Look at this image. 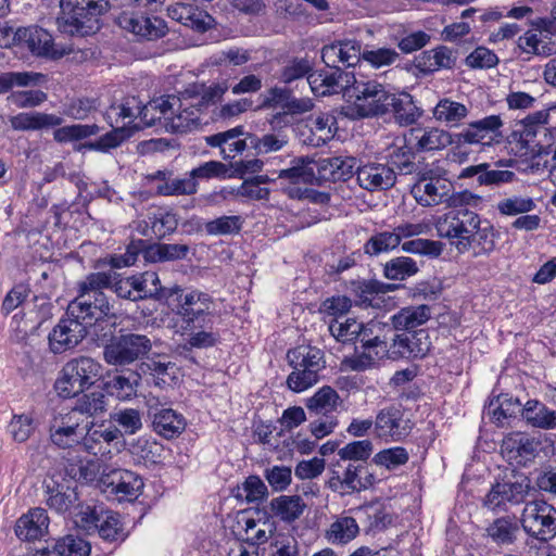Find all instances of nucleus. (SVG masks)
Listing matches in <instances>:
<instances>
[{
    "label": "nucleus",
    "mask_w": 556,
    "mask_h": 556,
    "mask_svg": "<svg viewBox=\"0 0 556 556\" xmlns=\"http://www.w3.org/2000/svg\"><path fill=\"white\" fill-rule=\"evenodd\" d=\"M521 403L518 399L502 394L496 400H491L486 406V414L497 422L503 424L504 420L514 417L517 412H521Z\"/></svg>",
    "instance_id": "nucleus-47"
},
{
    "label": "nucleus",
    "mask_w": 556,
    "mask_h": 556,
    "mask_svg": "<svg viewBox=\"0 0 556 556\" xmlns=\"http://www.w3.org/2000/svg\"><path fill=\"white\" fill-rule=\"evenodd\" d=\"M287 357L292 369H312L319 375L325 368L324 353L315 346L299 345L290 350Z\"/></svg>",
    "instance_id": "nucleus-33"
},
{
    "label": "nucleus",
    "mask_w": 556,
    "mask_h": 556,
    "mask_svg": "<svg viewBox=\"0 0 556 556\" xmlns=\"http://www.w3.org/2000/svg\"><path fill=\"white\" fill-rule=\"evenodd\" d=\"M83 438L79 440V450L94 456H105L111 453L110 445L121 437L117 428L96 427L94 422H86L83 430Z\"/></svg>",
    "instance_id": "nucleus-21"
},
{
    "label": "nucleus",
    "mask_w": 556,
    "mask_h": 556,
    "mask_svg": "<svg viewBox=\"0 0 556 556\" xmlns=\"http://www.w3.org/2000/svg\"><path fill=\"white\" fill-rule=\"evenodd\" d=\"M154 430L166 439L179 435L186 428V420L182 415L174 409L163 408L153 416Z\"/></svg>",
    "instance_id": "nucleus-40"
},
{
    "label": "nucleus",
    "mask_w": 556,
    "mask_h": 556,
    "mask_svg": "<svg viewBox=\"0 0 556 556\" xmlns=\"http://www.w3.org/2000/svg\"><path fill=\"white\" fill-rule=\"evenodd\" d=\"M178 226L176 215L159 210L148 216L143 225L139 224L137 229L144 237L164 238L174 232Z\"/></svg>",
    "instance_id": "nucleus-35"
},
{
    "label": "nucleus",
    "mask_w": 556,
    "mask_h": 556,
    "mask_svg": "<svg viewBox=\"0 0 556 556\" xmlns=\"http://www.w3.org/2000/svg\"><path fill=\"white\" fill-rule=\"evenodd\" d=\"M130 452L138 463L151 466L162 462L164 447L155 440L140 437L131 444Z\"/></svg>",
    "instance_id": "nucleus-46"
},
{
    "label": "nucleus",
    "mask_w": 556,
    "mask_h": 556,
    "mask_svg": "<svg viewBox=\"0 0 556 556\" xmlns=\"http://www.w3.org/2000/svg\"><path fill=\"white\" fill-rule=\"evenodd\" d=\"M306 83L315 96L343 92L345 97L350 84L355 83V72H344L340 68L315 72L308 74Z\"/></svg>",
    "instance_id": "nucleus-19"
},
{
    "label": "nucleus",
    "mask_w": 556,
    "mask_h": 556,
    "mask_svg": "<svg viewBox=\"0 0 556 556\" xmlns=\"http://www.w3.org/2000/svg\"><path fill=\"white\" fill-rule=\"evenodd\" d=\"M49 517L43 508L30 509L15 523V534L23 541L41 540L48 532Z\"/></svg>",
    "instance_id": "nucleus-25"
},
{
    "label": "nucleus",
    "mask_w": 556,
    "mask_h": 556,
    "mask_svg": "<svg viewBox=\"0 0 556 556\" xmlns=\"http://www.w3.org/2000/svg\"><path fill=\"white\" fill-rule=\"evenodd\" d=\"M503 448L515 453L519 463L526 464L536 457L541 448V441L525 433H511L503 441Z\"/></svg>",
    "instance_id": "nucleus-34"
},
{
    "label": "nucleus",
    "mask_w": 556,
    "mask_h": 556,
    "mask_svg": "<svg viewBox=\"0 0 556 556\" xmlns=\"http://www.w3.org/2000/svg\"><path fill=\"white\" fill-rule=\"evenodd\" d=\"M139 381L140 376L137 372H129L128 376L118 375L108 382V389L118 400L127 401L136 395Z\"/></svg>",
    "instance_id": "nucleus-52"
},
{
    "label": "nucleus",
    "mask_w": 556,
    "mask_h": 556,
    "mask_svg": "<svg viewBox=\"0 0 556 556\" xmlns=\"http://www.w3.org/2000/svg\"><path fill=\"white\" fill-rule=\"evenodd\" d=\"M328 329L338 342L352 343L358 339L359 332H362V323L355 318H331Z\"/></svg>",
    "instance_id": "nucleus-49"
},
{
    "label": "nucleus",
    "mask_w": 556,
    "mask_h": 556,
    "mask_svg": "<svg viewBox=\"0 0 556 556\" xmlns=\"http://www.w3.org/2000/svg\"><path fill=\"white\" fill-rule=\"evenodd\" d=\"M62 117L42 112H23L11 118V125L16 130H40L56 127L62 124Z\"/></svg>",
    "instance_id": "nucleus-38"
},
{
    "label": "nucleus",
    "mask_w": 556,
    "mask_h": 556,
    "mask_svg": "<svg viewBox=\"0 0 556 556\" xmlns=\"http://www.w3.org/2000/svg\"><path fill=\"white\" fill-rule=\"evenodd\" d=\"M140 100L137 97H125L121 103L112 104L105 111V119L110 125L127 127L134 134L135 125L140 114Z\"/></svg>",
    "instance_id": "nucleus-27"
},
{
    "label": "nucleus",
    "mask_w": 556,
    "mask_h": 556,
    "mask_svg": "<svg viewBox=\"0 0 556 556\" xmlns=\"http://www.w3.org/2000/svg\"><path fill=\"white\" fill-rule=\"evenodd\" d=\"M417 263L407 256L391 258L384 264L383 275L390 280H405L418 273Z\"/></svg>",
    "instance_id": "nucleus-50"
},
{
    "label": "nucleus",
    "mask_w": 556,
    "mask_h": 556,
    "mask_svg": "<svg viewBox=\"0 0 556 556\" xmlns=\"http://www.w3.org/2000/svg\"><path fill=\"white\" fill-rule=\"evenodd\" d=\"M309 166V159H298L292 162V166L282 169L279 178L288 179L291 184H313L314 173Z\"/></svg>",
    "instance_id": "nucleus-60"
},
{
    "label": "nucleus",
    "mask_w": 556,
    "mask_h": 556,
    "mask_svg": "<svg viewBox=\"0 0 556 556\" xmlns=\"http://www.w3.org/2000/svg\"><path fill=\"white\" fill-rule=\"evenodd\" d=\"M345 98L349 114L359 118L386 114L394 104L393 92L376 80L364 79L361 73H355V83L350 84Z\"/></svg>",
    "instance_id": "nucleus-5"
},
{
    "label": "nucleus",
    "mask_w": 556,
    "mask_h": 556,
    "mask_svg": "<svg viewBox=\"0 0 556 556\" xmlns=\"http://www.w3.org/2000/svg\"><path fill=\"white\" fill-rule=\"evenodd\" d=\"M17 46L27 48L33 55L52 60L61 59L72 51L70 47L55 43L51 34L38 26L18 28Z\"/></svg>",
    "instance_id": "nucleus-12"
},
{
    "label": "nucleus",
    "mask_w": 556,
    "mask_h": 556,
    "mask_svg": "<svg viewBox=\"0 0 556 556\" xmlns=\"http://www.w3.org/2000/svg\"><path fill=\"white\" fill-rule=\"evenodd\" d=\"M275 529L273 521L247 518L244 520V531L247 533L245 541L253 544L254 547H257L269 540Z\"/></svg>",
    "instance_id": "nucleus-53"
},
{
    "label": "nucleus",
    "mask_w": 556,
    "mask_h": 556,
    "mask_svg": "<svg viewBox=\"0 0 556 556\" xmlns=\"http://www.w3.org/2000/svg\"><path fill=\"white\" fill-rule=\"evenodd\" d=\"M407 142L408 138L395 137L386 149V157L392 166L405 174L412 173L415 166Z\"/></svg>",
    "instance_id": "nucleus-41"
},
{
    "label": "nucleus",
    "mask_w": 556,
    "mask_h": 556,
    "mask_svg": "<svg viewBox=\"0 0 556 556\" xmlns=\"http://www.w3.org/2000/svg\"><path fill=\"white\" fill-rule=\"evenodd\" d=\"M166 298L173 313L168 326L175 334L187 337V343L193 349H208L219 341V333L214 330L216 312L211 294L175 286L167 291Z\"/></svg>",
    "instance_id": "nucleus-1"
},
{
    "label": "nucleus",
    "mask_w": 556,
    "mask_h": 556,
    "mask_svg": "<svg viewBox=\"0 0 556 556\" xmlns=\"http://www.w3.org/2000/svg\"><path fill=\"white\" fill-rule=\"evenodd\" d=\"M521 416L528 425L543 430L556 429V410L539 400H529L521 408Z\"/></svg>",
    "instance_id": "nucleus-32"
},
{
    "label": "nucleus",
    "mask_w": 556,
    "mask_h": 556,
    "mask_svg": "<svg viewBox=\"0 0 556 556\" xmlns=\"http://www.w3.org/2000/svg\"><path fill=\"white\" fill-rule=\"evenodd\" d=\"M87 326L80 318L68 316L60 319L49 333V348L52 353L61 354L74 349L87 334Z\"/></svg>",
    "instance_id": "nucleus-16"
},
{
    "label": "nucleus",
    "mask_w": 556,
    "mask_h": 556,
    "mask_svg": "<svg viewBox=\"0 0 556 556\" xmlns=\"http://www.w3.org/2000/svg\"><path fill=\"white\" fill-rule=\"evenodd\" d=\"M168 16L198 33L208 30L214 23V18L198 7L185 3H176L167 9Z\"/></svg>",
    "instance_id": "nucleus-24"
},
{
    "label": "nucleus",
    "mask_w": 556,
    "mask_h": 556,
    "mask_svg": "<svg viewBox=\"0 0 556 556\" xmlns=\"http://www.w3.org/2000/svg\"><path fill=\"white\" fill-rule=\"evenodd\" d=\"M101 364L88 356H79L66 362L54 382L56 394L71 399L92 386L101 376Z\"/></svg>",
    "instance_id": "nucleus-7"
},
{
    "label": "nucleus",
    "mask_w": 556,
    "mask_h": 556,
    "mask_svg": "<svg viewBox=\"0 0 556 556\" xmlns=\"http://www.w3.org/2000/svg\"><path fill=\"white\" fill-rule=\"evenodd\" d=\"M198 190V184L190 176L181 179H172L160 182L156 186V193L160 195H190Z\"/></svg>",
    "instance_id": "nucleus-62"
},
{
    "label": "nucleus",
    "mask_w": 556,
    "mask_h": 556,
    "mask_svg": "<svg viewBox=\"0 0 556 556\" xmlns=\"http://www.w3.org/2000/svg\"><path fill=\"white\" fill-rule=\"evenodd\" d=\"M243 134V127L237 126L226 131L208 136L205 138V141L211 147H218L223 157L229 160L245 150L247 142L244 139L240 138Z\"/></svg>",
    "instance_id": "nucleus-28"
},
{
    "label": "nucleus",
    "mask_w": 556,
    "mask_h": 556,
    "mask_svg": "<svg viewBox=\"0 0 556 556\" xmlns=\"http://www.w3.org/2000/svg\"><path fill=\"white\" fill-rule=\"evenodd\" d=\"M394 104L390 105L396 119L403 125L413 124L418 117L419 113L414 105L409 94L402 93L400 96L394 93Z\"/></svg>",
    "instance_id": "nucleus-61"
},
{
    "label": "nucleus",
    "mask_w": 556,
    "mask_h": 556,
    "mask_svg": "<svg viewBox=\"0 0 556 556\" xmlns=\"http://www.w3.org/2000/svg\"><path fill=\"white\" fill-rule=\"evenodd\" d=\"M440 238L447 239L459 253L473 252L482 255L495 248L496 233L488 220L469 210L450 211L434 223Z\"/></svg>",
    "instance_id": "nucleus-2"
},
{
    "label": "nucleus",
    "mask_w": 556,
    "mask_h": 556,
    "mask_svg": "<svg viewBox=\"0 0 556 556\" xmlns=\"http://www.w3.org/2000/svg\"><path fill=\"white\" fill-rule=\"evenodd\" d=\"M189 251L188 245L178 243H161L150 248L146 257L153 262H165L184 258Z\"/></svg>",
    "instance_id": "nucleus-57"
},
{
    "label": "nucleus",
    "mask_w": 556,
    "mask_h": 556,
    "mask_svg": "<svg viewBox=\"0 0 556 556\" xmlns=\"http://www.w3.org/2000/svg\"><path fill=\"white\" fill-rule=\"evenodd\" d=\"M469 109L448 98L441 99L433 109V117L447 127H458L468 116Z\"/></svg>",
    "instance_id": "nucleus-39"
},
{
    "label": "nucleus",
    "mask_w": 556,
    "mask_h": 556,
    "mask_svg": "<svg viewBox=\"0 0 556 556\" xmlns=\"http://www.w3.org/2000/svg\"><path fill=\"white\" fill-rule=\"evenodd\" d=\"M59 29L70 35L87 36L100 29V18L110 9L108 0H61Z\"/></svg>",
    "instance_id": "nucleus-6"
},
{
    "label": "nucleus",
    "mask_w": 556,
    "mask_h": 556,
    "mask_svg": "<svg viewBox=\"0 0 556 556\" xmlns=\"http://www.w3.org/2000/svg\"><path fill=\"white\" fill-rule=\"evenodd\" d=\"M504 122L500 115H489L469 123L457 135L458 142L491 146L501 137Z\"/></svg>",
    "instance_id": "nucleus-18"
},
{
    "label": "nucleus",
    "mask_w": 556,
    "mask_h": 556,
    "mask_svg": "<svg viewBox=\"0 0 556 556\" xmlns=\"http://www.w3.org/2000/svg\"><path fill=\"white\" fill-rule=\"evenodd\" d=\"M391 352L386 339H376V342L362 344V351L356 350L355 354L346 356L341 362L343 369L364 371L371 368L378 361Z\"/></svg>",
    "instance_id": "nucleus-23"
},
{
    "label": "nucleus",
    "mask_w": 556,
    "mask_h": 556,
    "mask_svg": "<svg viewBox=\"0 0 556 556\" xmlns=\"http://www.w3.org/2000/svg\"><path fill=\"white\" fill-rule=\"evenodd\" d=\"M339 401L340 396L334 389L323 387L308 399L306 406L317 414H327L337 408Z\"/></svg>",
    "instance_id": "nucleus-54"
},
{
    "label": "nucleus",
    "mask_w": 556,
    "mask_h": 556,
    "mask_svg": "<svg viewBox=\"0 0 556 556\" xmlns=\"http://www.w3.org/2000/svg\"><path fill=\"white\" fill-rule=\"evenodd\" d=\"M106 409L105 395L101 391L84 394L77 400L71 412H76L79 419L84 422H93L90 418L94 417Z\"/></svg>",
    "instance_id": "nucleus-45"
},
{
    "label": "nucleus",
    "mask_w": 556,
    "mask_h": 556,
    "mask_svg": "<svg viewBox=\"0 0 556 556\" xmlns=\"http://www.w3.org/2000/svg\"><path fill=\"white\" fill-rule=\"evenodd\" d=\"M100 483L104 493L115 495L118 501H134L143 489L142 479L126 469H113L103 473Z\"/></svg>",
    "instance_id": "nucleus-14"
},
{
    "label": "nucleus",
    "mask_w": 556,
    "mask_h": 556,
    "mask_svg": "<svg viewBox=\"0 0 556 556\" xmlns=\"http://www.w3.org/2000/svg\"><path fill=\"white\" fill-rule=\"evenodd\" d=\"M535 203L530 197L513 195L502 199L496 204V210L505 216H515L533 211Z\"/></svg>",
    "instance_id": "nucleus-59"
},
{
    "label": "nucleus",
    "mask_w": 556,
    "mask_h": 556,
    "mask_svg": "<svg viewBox=\"0 0 556 556\" xmlns=\"http://www.w3.org/2000/svg\"><path fill=\"white\" fill-rule=\"evenodd\" d=\"M55 551L60 556H89L91 546L81 538L66 535L56 542Z\"/></svg>",
    "instance_id": "nucleus-64"
},
{
    "label": "nucleus",
    "mask_w": 556,
    "mask_h": 556,
    "mask_svg": "<svg viewBox=\"0 0 556 556\" xmlns=\"http://www.w3.org/2000/svg\"><path fill=\"white\" fill-rule=\"evenodd\" d=\"M519 530L518 522L509 517L494 520L486 529L488 535L497 544H511Z\"/></svg>",
    "instance_id": "nucleus-51"
},
{
    "label": "nucleus",
    "mask_w": 556,
    "mask_h": 556,
    "mask_svg": "<svg viewBox=\"0 0 556 556\" xmlns=\"http://www.w3.org/2000/svg\"><path fill=\"white\" fill-rule=\"evenodd\" d=\"M110 287L121 299L130 301L146 299V293H141L140 283L139 280H137V276L121 278L117 280H115V277L112 276V283Z\"/></svg>",
    "instance_id": "nucleus-63"
},
{
    "label": "nucleus",
    "mask_w": 556,
    "mask_h": 556,
    "mask_svg": "<svg viewBox=\"0 0 556 556\" xmlns=\"http://www.w3.org/2000/svg\"><path fill=\"white\" fill-rule=\"evenodd\" d=\"M112 283L111 273H92L79 285V294L68 304V316L80 318L87 327L109 321L113 327L116 315L103 290Z\"/></svg>",
    "instance_id": "nucleus-3"
},
{
    "label": "nucleus",
    "mask_w": 556,
    "mask_h": 556,
    "mask_svg": "<svg viewBox=\"0 0 556 556\" xmlns=\"http://www.w3.org/2000/svg\"><path fill=\"white\" fill-rule=\"evenodd\" d=\"M355 174L359 187L371 192L388 190L396 182V174L388 164L368 162L357 166Z\"/></svg>",
    "instance_id": "nucleus-20"
},
{
    "label": "nucleus",
    "mask_w": 556,
    "mask_h": 556,
    "mask_svg": "<svg viewBox=\"0 0 556 556\" xmlns=\"http://www.w3.org/2000/svg\"><path fill=\"white\" fill-rule=\"evenodd\" d=\"M268 496V490L263 480L257 476H249L244 482L238 486L237 497L247 503H260Z\"/></svg>",
    "instance_id": "nucleus-56"
},
{
    "label": "nucleus",
    "mask_w": 556,
    "mask_h": 556,
    "mask_svg": "<svg viewBox=\"0 0 556 556\" xmlns=\"http://www.w3.org/2000/svg\"><path fill=\"white\" fill-rule=\"evenodd\" d=\"M414 200L422 207L438 206L442 204L455 205L457 202L477 205L482 201L480 195L469 191L454 197L452 182L444 177L439 167H426L416 174V180L410 188Z\"/></svg>",
    "instance_id": "nucleus-4"
},
{
    "label": "nucleus",
    "mask_w": 556,
    "mask_h": 556,
    "mask_svg": "<svg viewBox=\"0 0 556 556\" xmlns=\"http://www.w3.org/2000/svg\"><path fill=\"white\" fill-rule=\"evenodd\" d=\"M306 505L299 495H280L270 502L271 511L283 521H294L303 514Z\"/></svg>",
    "instance_id": "nucleus-43"
},
{
    "label": "nucleus",
    "mask_w": 556,
    "mask_h": 556,
    "mask_svg": "<svg viewBox=\"0 0 556 556\" xmlns=\"http://www.w3.org/2000/svg\"><path fill=\"white\" fill-rule=\"evenodd\" d=\"M365 470L363 464L349 463L342 471L332 470L329 484L336 491L348 493L351 491L361 490L364 484L361 479V473Z\"/></svg>",
    "instance_id": "nucleus-37"
},
{
    "label": "nucleus",
    "mask_w": 556,
    "mask_h": 556,
    "mask_svg": "<svg viewBox=\"0 0 556 556\" xmlns=\"http://www.w3.org/2000/svg\"><path fill=\"white\" fill-rule=\"evenodd\" d=\"M430 348V337L424 329L396 334L390 345L394 357L405 358H421L428 354Z\"/></svg>",
    "instance_id": "nucleus-22"
},
{
    "label": "nucleus",
    "mask_w": 556,
    "mask_h": 556,
    "mask_svg": "<svg viewBox=\"0 0 556 556\" xmlns=\"http://www.w3.org/2000/svg\"><path fill=\"white\" fill-rule=\"evenodd\" d=\"M151 348V340L147 336L128 333L111 340L103 355L108 364L124 366L143 357Z\"/></svg>",
    "instance_id": "nucleus-11"
},
{
    "label": "nucleus",
    "mask_w": 556,
    "mask_h": 556,
    "mask_svg": "<svg viewBox=\"0 0 556 556\" xmlns=\"http://www.w3.org/2000/svg\"><path fill=\"white\" fill-rule=\"evenodd\" d=\"M429 231L430 225L428 223L404 222L392 230L372 235L364 244V253L369 256L389 253L394 251L404 239L427 235Z\"/></svg>",
    "instance_id": "nucleus-8"
},
{
    "label": "nucleus",
    "mask_w": 556,
    "mask_h": 556,
    "mask_svg": "<svg viewBox=\"0 0 556 556\" xmlns=\"http://www.w3.org/2000/svg\"><path fill=\"white\" fill-rule=\"evenodd\" d=\"M431 317L428 305L406 306L397 311L390 318L395 330L417 331L416 328L425 325Z\"/></svg>",
    "instance_id": "nucleus-31"
},
{
    "label": "nucleus",
    "mask_w": 556,
    "mask_h": 556,
    "mask_svg": "<svg viewBox=\"0 0 556 556\" xmlns=\"http://www.w3.org/2000/svg\"><path fill=\"white\" fill-rule=\"evenodd\" d=\"M167 116V97L155 99L144 105L140 102V114L138 115L135 129L137 131L146 127H151L162 119L166 126Z\"/></svg>",
    "instance_id": "nucleus-42"
},
{
    "label": "nucleus",
    "mask_w": 556,
    "mask_h": 556,
    "mask_svg": "<svg viewBox=\"0 0 556 556\" xmlns=\"http://www.w3.org/2000/svg\"><path fill=\"white\" fill-rule=\"evenodd\" d=\"M549 29L543 27L541 18L532 23L531 27L518 39V47L526 53L536 55H551L555 49L549 42Z\"/></svg>",
    "instance_id": "nucleus-26"
},
{
    "label": "nucleus",
    "mask_w": 556,
    "mask_h": 556,
    "mask_svg": "<svg viewBox=\"0 0 556 556\" xmlns=\"http://www.w3.org/2000/svg\"><path fill=\"white\" fill-rule=\"evenodd\" d=\"M85 424L76 412L58 413L49 422L50 441L60 448L77 447Z\"/></svg>",
    "instance_id": "nucleus-13"
},
{
    "label": "nucleus",
    "mask_w": 556,
    "mask_h": 556,
    "mask_svg": "<svg viewBox=\"0 0 556 556\" xmlns=\"http://www.w3.org/2000/svg\"><path fill=\"white\" fill-rule=\"evenodd\" d=\"M416 61L417 67L422 73H433L440 70L452 68L456 63V55L451 48L439 46L424 51Z\"/></svg>",
    "instance_id": "nucleus-30"
},
{
    "label": "nucleus",
    "mask_w": 556,
    "mask_h": 556,
    "mask_svg": "<svg viewBox=\"0 0 556 556\" xmlns=\"http://www.w3.org/2000/svg\"><path fill=\"white\" fill-rule=\"evenodd\" d=\"M336 117L329 113H323L308 119V126L312 137L309 143L319 147L333 138L337 130Z\"/></svg>",
    "instance_id": "nucleus-44"
},
{
    "label": "nucleus",
    "mask_w": 556,
    "mask_h": 556,
    "mask_svg": "<svg viewBox=\"0 0 556 556\" xmlns=\"http://www.w3.org/2000/svg\"><path fill=\"white\" fill-rule=\"evenodd\" d=\"M201 100L185 92L181 97L167 96L166 128L173 132H187L200 125Z\"/></svg>",
    "instance_id": "nucleus-9"
},
{
    "label": "nucleus",
    "mask_w": 556,
    "mask_h": 556,
    "mask_svg": "<svg viewBox=\"0 0 556 556\" xmlns=\"http://www.w3.org/2000/svg\"><path fill=\"white\" fill-rule=\"evenodd\" d=\"M521 523L527 533L541 541L556 535V508L545 501H532L525 505Z\"/></svg>",
    "instance_id": "nucleus-10"
},
{
    "label": "nucleus",
    "mask_w": 556,
    "mask_h": 556,
    "mask_svg": "<svg viewBox=\"0 0 556 556\" xmlns=\"http://www.w3.org/2000/svg\"><path fill=\"white\" fill-rule=\"evenodd\" d=\"M100 520L96 530L104 541L118 543L127 538L118 514L111 510L102 511Z\"/></svg>",
    "instance_id": "nucleus-48"
},
{
    "label": "nucleus",
    "mask_w": 556,
    "mask_h": 556,
    "mask_svg": "<svg viewBox=\"0 0 556 556\" xmlns=\"http://www.w3.org/2000/svg\"><path fill=\"white\" fill-rule=\"evenodd\" d=\"M243 220L238 215L220 216L205 223V232L210 236H229L238 233Z\"/></svg>",
    "instance_id": "nucleus-58"
},
{
    "label": "nucleus",
    "mask_w": 556,
    "mask_h": 556,
    "mask_svg": "<svg viewBox=\"0 0 556 556\" xmlns=\"http://www.w3.org/2000/svg\"><path fill=\"white\" fill-rule=\"evenodd\" d=\"M359 533V526L355 518L340 515L330 523L325 532V539L333 545H345Z\"/></svg>",
    "instance_id": "nucleus-36"
},
{
    "label": "nucleus",
    "mask_w": 556,
    "mask_h": 556,
    "mask_svg": "<svg viewBox=\"0 0 556 556\" xmlns=\"http://www.w3.org/2000/svg\"><path fill=\"white\" fill-rule=\"evenodd\" d=\"M116 23L122 29L147 40L162 38L168 30L164 20L134 11L122 12L117 16Z\"/></svg>",
    "instance_id": "nucleus-15"
},
{
    "label": "nucleus",
    "mask_w": 556,
    "mask_h": 556,
    "mask_svg": "<svg viewBox=\"0 0 556 556\" xmlns=\"http://www.w3.org/2000/svg\"><path fill=\"white\" fill-rule=\"evenodd\" d=\"M97 125L74 124L59 127L53 131V139L59 143L79 141L98 134Z\"/></svg>",
    "instance_id": "nucleus-55"
},
{
    "label": "nucleus",
    "mask_w": 556,
    "mask_h": 556,
    "mask_svg": "<svg viewBox=\"0 0 556 556\" xmlns=\"http://www.w3.org/2000/svg\"><path fill=\"white\" fill-rule=\"evenodd\" d=\"M451 142V135L440 128H412L408 137V143L419 151L440 150Z\"/></svg>",
    "instance_id": "nucleus-29"
},
{
    "label": "nucleus",
    "mask_w": 556,
    "mask_h": 556,
    "mask_svg": "<svg viewBox=\"0 0 556 556\" xmlns=\"http://www.w3.org/2000/svg\"><path fill=\"white\" fill-rule=\"evenodd\" d=\"M410 429V420L405 418L403 410L397 406L384 407L376 415L375 434L380 439L401 441L408 435Z\"/></svg>",
    "instance_id": "nucleus-17"
}]
</instances>
